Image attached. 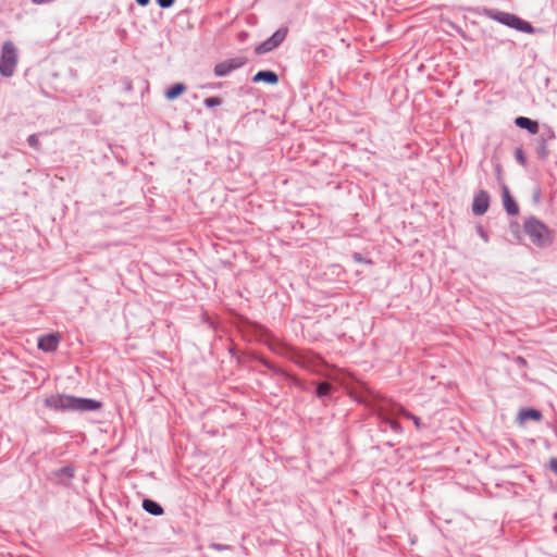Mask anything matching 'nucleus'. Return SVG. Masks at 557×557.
<instances>
[{"mask_svg":"<svg viewBox=\"0 0 557 557\" xmlns=\"http://www.w3.org/2000/svg\"><path fill=\"white\" fill-rule=\"evenodd\" d=\"M47 407L55 410L94 411L101 407L99 401L69 395H51L45 399Z\"/></svg>","mask_w":557,"mask_h":557,"instance_id":"1","label":"nucleus"},{"mask_svg":"<svg viewBox=\"0 0 557 557\" xmlns=\"http://www.w3.org/2000/svg\"><path fill=\"white\" fill-rule=\"evenodd\" d=\"M523 230L531 242L539 246H545L553 242V233L548 227L534 218L525 220Z\"/></svg>","mask_w":557,"mask_h":557,"instance_id":"2","label":"nucleus"},{"mask_svg":"<svg viewBox=\"0 0 557 557\" xmlns=\"http://www.w3.org/2000/svg\"><path fill=\"white\" fill-rule=\"evenodd\" d=\"M494 18L496 21H498L499 23L507 25L511 28H515L519 32L527 33V34L534 33V28L529 22L520 18L519 16H517L515 14L499 12L494 16Z\"/></svg>","mask_w":557,"mask_h":557,"instance_id":"3","label":"nucleus"},{"mask_svg":"<svg viewBox=\"0 0 557 557\" xmlns=\"http://www.w3.org/2000/svg\"><path fill=\"white\" fill-rule=\"evenodd\" d=\"M16 65V52L11 42H5L2 47V55L0 60V73L3 76H11Z\"/></svg>","mask_w":557,"mask_h":557,"instance_id":"4","label":"nucleus"},{"mask_svg":"<svg viewBox=\"0 0 557 557\" xmlns=\"http://www.w3.org/2000/svg\"><path fill=\"white\" fill-rule=\"evenodd\" d=\"M287 35V28H280L269 39L258 45L255 49L257 54H263L278 47Z\"/></svg>","mask_w":557,"mask_h":557,"instance_id":"5","label":"nucleus"},{"mask_svg":"<svg viewBox=\"0 0 557 557\" xmlns=\"http://www.w3.org/2000/svg\"><path fill=\"white\" fill-rule=\"evenodd\" d=\"M246 63V60L243 58H235L222 63H219L214 67V74L216 76H225L232 71L243 66Z\"/></svg>","mask_w":557,"mask_h":557,"instance_id":"6","label":"nucleus"},{"mask_svg":"<svg viewBox=\"0 0 557 557\" xmlns=\"http://www.w3.org/2000/svg\"><path fill=\"white\" fill-rule=\"evenodd\" d=\"M490 206V196L486 191H480L475 195L472 202V211L474 214L481 215L485 213Z\"/></svg>","mask_w":557,"mask_h":557,"instance_id":"7","label":"nucleus"},{"mask_svg":"<svg viewBox=\"0 0 557 557\" xmlns=\"http://www.w3.org/2000/svg\"><path fill=\"white\" fill-rule=\"evenodd\" d=\"M60 343L58 334H48L39 338L38 347L47 352L54 351Z\"/></svg>","mask_w":557,"mask_h":557,"instance_id":"8","label":"nucleus"},{"mask_svg":"<svg viewBox=\"0 0 557 557\" xmlns=\"http://www.w3.org/2000/svg\"><path fill=\"white\" fill-rule=\"evenodd\" d=\"M503 203H504L506 211L510 215H516L519 213V207L516 203V201L513 200V198L511 197L507 186L503 187Z\"/></svg>","mask_w":557,"mask_h":557,"instance_id":"9","label":"nucleus"},{"mask_svg":"<svg viewBox=\"0 0 557 557\" xmlns=\"http://www.w3.org/2000/svg\"><path fill=\"white\" fill-rule=\"evenodd\" d=\"M252 81L255 83L265 82L268 84L274 85L278 82V77L274 72L271 71H260L253 77Z\"/></svg>","mask_w":557,"mask_h":557,"instance_id":"10","label":"nucleus"},{"mask_svg":"<svg viewBox=\"0 0 557 557\" xmlns=\"http://www.w3.org/2000/svg\"><path fill=\"white\" fill-rule=\"evenodd\" d=\"M516 125L528 129L531 134H537L539 124L535 121L530 120L529 117L519 116L515 121Z\"/></svg>","mask_w":557,"mask_h":557,"instance_id":"11","label":"nucleus"},{"mask_svg":"<svg viewBox=\"0 0 557 557\" xmlns=\"http://www.w3.org/2000/svg\"><path fill=\"white\" fill-rule=\"evenodd\" d=\"M542 414L540 411L534 409H523L519 412V420L521 423L528 421V420H541Z\"/></svg>","mask_w":557,"mask_h":557,"instance_id":"12","label":"nucleus"},{"mask_svg":"<svg viewBox=\"0 0 557 557\" xmlns=\"http://www.w3.org/2000/svg\"><path fill=\"white\" fill-rule=\"evenodd\" d=\"M143 508L153 516H160L163 513V508L151 499H144Z\"/></svg>","mask_w":557,"mask_h":557,"instance_id":"13","label":"nucleus"},{"mask_svg":"<svg viewBox=\"0 0 557 557\" xmlns=\"http://www.w3.org/2000/svg\"><path fill=\"white\" fill-rule=\"evenodd\" d=\"M185 89L186 88L183 84H175L165 92V97L169 100H174L175 98L181 96L185 91Z\"/></svg>","mask_w":557,"mask_h":557,"instance_id":"14","label":"nucleus"},{"mask_svg":"<svg viewBox=\"0 0 557 557\" xmlns=\"http://www.w3.org/2000/svg\"><path fill=\"white\" fill-rule=\"evenodd\" d=\"M332 385L327 382H322L318 385L317 387V396L318 397H324V396H327L330 395L331 391H332Z\"/></svg>","mask_w":557,"mask_h":557,"instance_id":"15","label":"nucleus"},{"mask_svg":"<svg viewBox=\"0 0 557 557\" xmlns=\"http://www.w3.org/2000/svg\"><path fill=\"white\" fill-rule=\"evenodd\" d=\"M27 141H28V145L34 148V149H38L39 148V138L37 135H30L28 138H27Z\"/></svg>","mask_w":557,"mask_h":557,"instance_id":"16","label":"nucleus"},{"mask_svg":"<svg viewBox=\"0 0 557 557\" xmlns=\"http://www.w3.org/2000/svg\"><path fill=\"white\" fill-rule=\"evenodd\" d=\"M404 417L413 421L417 429L420 428V419L408 411H403Z\"/></svg>","mask_w":557,"mask_h":557,"instance_id":"17","label":"nucleus"},{"mask_svg":"<svg viewBox=\"0 0 557 557\" xmlns=\"http://www.w3.org/2000/svg\"><path fill=\"white\" fill-rule=\"evenodd\" d=\"M206 104H207L208 107L218 106V104H220V99H219V98H215V97L208 98V99H206Z\"/></svg>","mask_w":557,"mask_h":557,"instance_id":"18","label":"nucleus"},{"mask_svg":"<svg viewBox=\"0 0 557 557\" xmlns=\"http://www.w3.org/2000/svg\"><path fill=\"white\" fill-rule=\"evenodd\" d=\"M161 8H169L174 3V0H157Z\"/></svg>","mask_w":557,"mask_h":557,"instance_id":"19","label":"nucleus"},{"mask_svg":"<svg viewBox=\"0 0 557 557\" xmlns=\"http://www.w3.org/2000/svg\"><path fill=\"white\" fill-rule=\"evenodd\" d=\"M549 468L552 471H554L555 473H557V459H552L549 461Z\"/></svg>","mask_w":557,"mask_h":557,"instance_id":"20","label":"nucleus"},{"mask_svg":"<svg viewBox=\"0 0 557 557\" xmlns=\"http://www.w3.org/2000/svg\"><path fill=\"white\" fill-rule=\"evenodd\" d=\"M137 2L140 4V5H147L149 3V0H137Z\"/></svg>","mask_w":557,"mask_h":557,"instance_id":"21","label":"nucleus"},{"mask_svg":"<svg viewBox=\"0 0 557 557\" xmlns=\"http://www.w3.org/2000/svg\"><path fill=\"white\" fill-rule=\"evenodd\" d=\"M246 37H247V34H246V33H243V34L240 35V38H242V39H244V38H246Z\"/></svg>","mask_w":557,"mask_h":557,"instance_id":"22","label":"nucleus"},{"mask_svg":"<svg viewBox=\"0 0 557 557\" xmlns=\"http://www.w3.org/2000/svg\"><path fill=\"white\" fill-rule=\"evenodd\" d=\"M518 360L520 361V363H524L525 362L521 357H519Z\"/></svg>","mask_w":557,"mask_h":557,"instance_id":"23","label":"nucleus"}]
</instances>
